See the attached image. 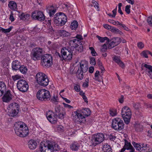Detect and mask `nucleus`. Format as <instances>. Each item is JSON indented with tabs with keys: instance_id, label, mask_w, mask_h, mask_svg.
Returning a JSON list of instances; mask_svg holds the SVG:
<instances>
[{
	"instance_id": "f257e3e1",
	"label": "nucleus",
	"mask_w": 152,
	"mask_h": 152,
	"mask_svg": "<svg viewBox=\"0 0 152 152\" xmlns=\"http://www.w3.org/2000/svg\"><path fill=\"white\" fill-rule=\"evenodd\" d=\"M14 129L16 134L21 137H24L28 134V127L23 122L18 121L14 125Z\"/></svg>"
},
{
	"instance_id": "f03ea898",
	"label": "nucleus",
	"mask_w": 152,
	"mask_h": 152,
	"mask_svg": "<svg viewBox=\"0 0 152 152\" xmlns=\"http://www.w3.org/2000/svg\"><path fill=\"white\" fill-rule=\"evenodd\" d=\"M74 113L75 114V120L80 123H83L86 121V118L90 115L91 112L89 108H83L78 109Z\"/></svg>"
},
{
	"instance_id": "7ed1b4c3",
	"label": "nucleus",
	"mask_w": 152,
	"mask_h": 152,
	"mask_svg": "<svg viewBox=\"0 0 152 152\" xmlns=\"http://www.w3.org/2000/svg\"><path fill=\"white\" fill-rule=\"evenodd\" d=\"M60 147L55 143L50 142L45 143L42 142L40 145L39 148L35 152H53L58 151Z\"/></svg>"
},
{
	"instance_id": "20e7f679",
	"label": "nucleus",
	"mask_w": 152,
	"mask_h": 152,
	"mask_svg": "<svg viewBox=\"0 0 152 152\" xmlns=\"http://www.w3.org/2000/svg\"><path fill=\"white\" fill-rule=\"evenodd\" d=\"M53 21L57 26H62L64 25L67 21V17L63 13L57 12L54 15Z\"/></svg>"
},
{
	"instance_id": "39448f33",
	"label": "nucleus",
	"mask_w": 152,
	"mask_h": 152,
	"mask_svg": "<svg viewBox=\"0 0 152 152\" xmlns=\"http://www.w3.org/2000/svg\"><path fill=\"white\" fill-rule=\"evenodd\" d=\"M36 81L38 83L43 86H47L49 83V80L47 76L42 72L38 73L35 77Z\"/></svg>"
},
{
	"instance_id": "423d86ee",
	"label": "nucleus",
	"mask_w": 152,
	"mask_h": 152,
	"mask_svg": "<svg viewBox=\"0 0 152 152\" xmlns=\"http://www.w3.org/2000/svg\"><path fill=\"white\" fill-rule=\"evenodd\" d=\"M37 99L41 102H46L50 99V92L46 89H41L38 91L36 94Z\"/></svg>"
},
{
	"instance_id": "0eeeda50",
	"label": "nucleus",
	"mask_w": 152,
	"mask_h": 152,
	"mask_svg": "<svg viewBox=\"0 0 152 152\" xmlns=\"http://www.w3.org/2000/svg\"><path fill=\"white\" fill-rule=\"evenodd\" d=\"M77 52L75 51V50L69 47L67 48H63L61 51L62 56L63 59L66 61H68L72 59V54L77 53Z\"/></svg>"
},
{
	"instance_id": "6e6552de",
	"label": "nucleus",
	"mask_w": 152,
	"mask_h": 152,
	"mask_svg": "<svg viewBox=\"0 0 152 152\" xmlns=\"http://www.w3.org/2000/svg\"><path fill=\"white\" fill-rule=\"evenodd\" d=\"M121 114L125 123L128 124L130 122L132 116V112L129 108L125 106L122 109Z\"/></svg>"
},
{
	"instance_id": "1a4fd4ad",
	"label": "nucleus",
	"mask_w": 152,
	"mask_h": 152,
	"mask_svg": "<svg viewBox=\"0 0 152 152\" xmlns=\"http://www.w3.org/2000/svg\"><path fill=\"white\" fill-rule=\"evenodd\" d=\"M124 125L123 121L120 118H114L112 121V128L115 131H122L124 129Z\"/></svg>"
},
{
	"instance_id": "9d476101",
	"label": "nucleus",
	"mask_w": 152,
	"mask_h": 152,
	"mask_svg": "<svg viewBox=\"0 0 152 152\" xmlns=\"http://www.w3.org/2000/svg\"><path fill=\"white\" fill-rule=\"evenodd\" d=\"M104 139V135L103 133H98L94 134L91 140L92 145L94 146L100 144Z\"/></svg>"
},
{
	"instance_id": "9b49d317",
	"label": "nucleus",
	"mask_w": 152,
	"mask_h": 152,
	"mask_svg": "<svg viewBox=\"0 0 152 152\" xmlns=\"http://www.w3.org/2000/svg\"><path fill=\"white\" fill-rule=\"evenodd\" d=\"M43 49L39 47L34 48L30 54L31 59L35 61L38 60L42 56Z\"/></svg>"
},
{
	"instance_id": "f8f14e48",
	"label": "nucleus",
	"mask_w": 152,
	"mask_h": 152,
	"mask_svg": "<svg viewBox=\"0 0 152 152\" xmlns=\"http://www.w3.org/2000/svg\"><path fill=\"white\" fill-rule=\"evenodd\" d=\"M41 64L45 67H49L53 64V58L49 54L44 55L42 57Z\"/></svg>"
},
{
	"instance_id": "ddd939ff",
	"label": "nucleus",
	"mask_w": 152,
	"mask_h": 152,
	"mask_svg": "<svg viewBox=\"0 0 152 152\" xmlns=\"http://www.w3.org/2000/svg\"><path fill=\"white\" fill-rule=\"evenodd\" d=\"M8 109L9 115L14 117L18 114L19 109V105L16 103H11L9 105Z\"/></svg>"
},
{
	"instance_id": "4468645a",
	"label": "nucleus",
	"mask_w": 152,
	"mask_h": 152,
	"mask_svg": "<svg viewBox=\"0 0 152 152\" xmlns=\"http://www.w3.org/2000/svg\"><path fill=\"white\" fill-rule=\"evenodd\" d=\"M28 87L27 82L23 79L19 80L17 83L18 89L23 93L26 92L28 90Z\"/></svg>"
},
{
	"instance_id": "2eb2a0df",
	"label": "nucleus",
	"mask_w": 152,
	"mask_h": 152,
	"mask_svg": "<svg viewBox=\"0 0 152 152\" xmlns=\"http://www.w3.org/2000/svg\"><path fill=\"white\" fill-rule=\"evenodd\" d=\"M31 16L32 19L41 22L45 19V16L43 12L40 11H34L32 12Z\"/></svg>"
},
{
	"instance_id": "dca6fc26",
	"label": "nucleus",
	"mask_w": 152,
	"mask_h": 152,
	"mask_svg": "<svg viewBox=\"0 0 152 152\" xmlns=\"http://www.w3.org/2000/svg\"><path fill=\"white\" fill-rule=\"evenodd\" d=\"M47 118L49 121L51 123L55 124L57 122V115L52 111L49 110L46 114Z\"/></svg>"
},
{
	"instance_id": "f3484780",
	"label": "nucleus",
	"mask_w": 152,
	"mask_h": 152,
	"mask_svg": "<svg viewBox=\"0 0 152 152\" xmlns=\"http://www.w3.org/2000/svg\"><path fill=\"white\" fill-rule=\"evenodd\" d=\"M3 95L2 100L4 102H9L12 99V95L10 90H8L5 92Z\"/></svg>"
},
{
	"instance_id": "a211bd4d",
	"label": "nucleus",
	"mask_w": 152,
	"mask_h": 152,
	"mask_svg": "<svg viewBox=\"0 0 152 152\" xmlns=\"http://www.w3.org/2000/svg\"><path fill=\"white\" fill-rule=\"evenodd\" d=\"M69 45L68 47L75 50L76 48L79 46L78 44H81V42H79V40L76 39H74L70 40L69 42Z\"/></svg>"
},
{
	"instance_id": "6ab92c4d",
	"label": "nucleus",
	"mask_w": 152,
	"mask_h": 152,
	"mask_svg": "<svg viewBox=\"0 0 152 152\" xmlns=\"http://www.w3.org/2000/svg\"><path fill=\"white\" fill-rule=\"evenodd\" d=\"M143 67L146 68L145 71L146 72H147V74L150 78L152 79V66L147 64L142 63L141 64L142 69H143Z\"/></svg>"
},
{
	"instance_id": "aec40b11",
	"label": "nucleus",
	"mask_w": 152,
	"mask_h": 152,
	"mask_svg": "<svg viewBox=\"0 0 152 152\" xmlns=\"http://www.w3.org/2000/svg\"><path fill=\"white\" fill-rule=\"evenodd\" d=\"M47 12L50 17H53L56 12V9L53 5H50L47 7L46 9Z\"/></svg>"
},
{
	"instance_id": "412c9836",
	"label": "nucleus",
	"mask_w": 152,
	"mask_h": 152,
	"mask_svg": "<svg viewBox=\"0 0 152 152\" xmlns=\"http://www.w3.org/2000/svg\"><path fill=\"white\" fill-rule=\"evenodd\" d=\"M113 60L117 64L120 66L124 68L125 65L124 63L121 61L120 56H114L112 58Z\"/></svg>"
},
{
	"instance_id": "4be33fe9",
	"label": "nucleus",
	"mask_w": 152,
	"mask_h": 152,
	"mask_svg": "<svg viewBox=\"0 0 152 152\" xmlns=\"http://www.w3.org/2000/svg\"><path fill=\"white\" fill-rule=\"evenodd\" d=\"M80 71L84 72H86L88 69V66L86 61H82L80 62Z\"/></svg>"
},
{
	"instance_id": "5701e85b",
	"label": "nucleus",
	"mask_w": 152,
	"mask_h": 152,
	"mask_svg": "<svg viewBox=\"0 0 152 152\" xmlns=\"http://www.w3.org/2000/svg\"><path fill=\"white\" fill-rule=\"evenodd\" d=\"M20 66V62L18 60L13 61L12 64V70L13 71H17L18 70Z\"/></svg>"
},
{
	"instance_id": "b1692460",
	"label": "nucleus",
	"mask_w": 152,
	"mask_h": 152,
	"mask_svg": "<svg viewBox=\"0 0 152 152\" xmlns=\"http://www.w3.org/2000/svg\"><path fill=\"white\" fill-rule=\"evenodd\" d=\"M125 145L124 147L127 150H130V152H134L135 149L129 142H128L126 140H125Z\"/></svg>"
},
{
	"instance_id": "393cba45",
	"label": "nucleus",
	"mask_w": 152,
	"mask_h": 152,
	"mask_svg": "<svg viewBox=\"0 0 152 152\" xmlns=\"http://www.w3.org/2000/svg\"><path fill=\"white\" fill-rule=\"evenodd\" d=\"M7 91V86L5 83L0 81V97L3 96L5 92Z\"/></svg>"
},
{
	"instance_id": "a878e982",
	"label": "nucleus",
	"mask_w": 152,
	"mask_h": 152,
	"mask_svg": "<svg viewBox=\"0 0 152 152\" xmlns=\"http://www.w3.org/2000/svg\"><path fill=\"white\" fill-rule=\"evenodd\" d=\"M102 71L101 73H100L99 71H96L95 73L94 79L96 81L100 82L102 79Z\"/></svg>"
},
{
	"instance_id": "bb28decb",
	"label": "nucleus",
	"mask_w": 152,
	"mask_h": 152,
	"mask_svg": "<svg viewBox=\"0 0 152 152\" xmlns=\"http://www.w3.org/2000/svg\"><path fill=\"white\" fill-rule=\"evenodd\" d=\"M148 144L144 145V143L142 144V148L141 152H150L152 151V149L149 148Z\"/></svg>"
},
{
	"instance_id": "cd10ccee",
	"label": "nucleus",
	"mask_w": 152,
	"mask_h": 152,
	"mask_svg": "<svg viewBox=\"0 0 152 152\" xmlns=\"http://www.w3.org/2000/svg\"><path fill=\"white\" fill-rule=\"evenodd\" d=\"M57 33L61 37H68L70 35V34L65 30H58Z\"/></svg>"
},
{
	"instance_id": "c85d7f7f",
	"label": "nucleus",
	"mask_w": 152,
	"mask_h": 152,
	"mask_svg": "<svg viewBox=\"0 0 152 152\" xmlns=\"http://www.w3.org/2000/svg\"><path fill=\"white\" fill-rule=\"evenodd\" d=\"M28 147L31 149H34L36 148L37 146L36 142L33 140H30L28 142Z\"/></svg>"
},
{
	"instance_id": "c756f323",
	"label": "nucleus",
	"mask_w": 152,
	"mask_h": 152,
	"mask_svg": "<svg viewBox=\"0 0 152 152\" xmlns=\"http://www.w3.org/2000/svg\"><path fill=\"white\" fill-rule=\"evenodd\" d=\"M8 6L10 9L12 10H16L17 9L16 3L13 1H10Z\"/></svg>"
},
{
	"instance_id": "7c9ffc66",
	"label": "nucleus",
	"mask_w": 152,
	"mask_h": 152,
	"mask_svg": "<svg viewBox=\"0 0 152 152\" xmlns=\"http://www.w3.org/2000/svg\"><path fill=\"white\" fill-rule=\"evenodd\" d=\"M103 152H112V149L110 145L107 143H104L102 148Z\"/></svg>"
},
{
	"instance_id": "2f4dec72",
	"label": "nucleus",
	"mask_w": 152,
	"mask_h": 152,
	"mask_svg": "<svg viewBox=\"0 0 152 152\" xmlns=\"http://www.w3.org/2000/svg\"><path fill=\"white\" fill-rule=\"evenodd\" d=\"M96 37L98 38V39L99 40L100 42H104L105 40H106V44H108L109 43L110 40L107 37H101L98 35L96 36Z\"/></svg>"
},
{
	"instance_id": "473e14b6",
	"label": "nucleus",
	"mask_w": 152,
	"mask_h": 152,
	"mask_svg": "<svg viewBox=\"0 0 152 152\" xmlns=\"http://www.w3.org/2000/svg\"><path fill=\"white\" fill-rule=\"evenodd\" d=\"M80 146L77 143L74 142L70 145V148L73 151H77L79 149Z\"/></svg>"
},
{
	"instance_id": "72a5a7b5",
	"label": "nucleus",
	"mask_w": 152,
	"mask_h": 152,
	"mask_svg": "<svg viewBox=\"0 0 152 152\" xmlns=\"http://www.w3.org/2000/svg\"><path fill=\"white\" fill-rule=\"evenodd\" d=\"M30 15L29 14L25 15L23 13H21L19 17L21 20H27L29 18Z\"/></svg>"
},
{
	"instance_id": "f704fd0d",
	"label": "nucleus",
	"mask_w": 152,
	"mask_h": 152,
	"mask_svg": "<svg viewBox=\"0 0 152 152\" xmlns=\"http://www.w3.org/2000/svg\"><path fill=\"white\" fill-rule=\"evenodd\" d=\"M83 72H84L81 71V70L80 71V69L78 68L76 73L77 77L80 80L82 79L83 77Z\"/></svg>"
},
{
	"instance_id": "c9c22d12",
	"label": "nucleus",
	"mask_w": 152,
	"mask_h": 152,
	"mask_svg": "<svg viewBox=\"0 0 152 152\" xmlns=\"http://www.w3.org/2000/svg\"><path fill=\"white\" fill-rule=\"evenodd\" d=\"M132 144L136 149L139 151L141 152V150L142 148V144L140 145L134 142H133Z\"/></svg>"
},
{
	"instance_id": "e433bc0d",
	"label": "nucleus",
	"mask_w": 152,
	"mask_h": 152,
	"mask_svg": "<svg viewBox=\"0 0 152 152\" xmlns=\"http://www.w3.org/2000/svg\"><path fill=\"white\" fill-rule=\"evenodd\" d=\"M19 69L22 73L24 74H26L27 71V69L26 67L24 65H20Z\"/></svg>"
},
{
	"instance_id": "4c0bfd02",
	"label": "nucleus",
	"mask_w": 152,
	"mask_h": 152,
	"mask_svg": "<svg viewBox=\"0 0 152 152\" xmlns=\"http://www.w3.org/2000/svg\"><path fill=\"white\" fill-rule=\"evenodd\" d=\"M78 26V23L76 20L74 21L71 23V28L72 30H75Z\"/></svg>"
},
{
	"instance_id": "58836bf2",
	"label": "nucleus",
	"mask_w": 152,
	"mask_h": 152,
	"mask_svg": "<svg viewBox=\"0 0 152 152\" xmlns=\"http://www.w3.org/2000/svg\"><path fill=\"white\" fill-rule=\"evenodd\" d=\"M110 114L112 116H114L117 115V109L115 108L110 109L109 110Z\"/></svg>"
},
{
	"instance_id": "ea45409f",
	"label": "nucleus",
	"mask_w": 152,
	"mask_h": 152,
	"mask_svg": "<svg viewBox=\"0 0 152 152\" xmlns=\"http://www.w3.org/2000/svg\"><path fill=\"white\" fill-rule=\"evenodd\" d=\"M112 40L117 45L121 42V39L119 37L113 38Z\"/></svg>"
},
{
	"instance_id": "a19ab883",
	"label": "nucleus",
	"mask_w": 152,
	"mask_h": 152,
	"mask_svg": "<svg viewBox=\"0 0 152 152\" xmlns=\"http://www.w3.org/2000/svg\"><path fill=\"white\" fill-rule=\"evenodd\" d=\"M110 42H111L108 44L107 46V48L108 49H111L117 45H116V44H115L113 40H110Z\"/></svg>"
},
{
	"instance_id": "79ce46f5",
	"label": "nucleus",
	"mask_w": 152,
	"mask_h": 152,
	"mask_svg": "<svg viewBox=\"0 0 152 152\" xmlns=\"http://www.w3.org/2000/svg\"><path fill=\"white\" fill-rule=\"evenodd\" d=\"M97 63L102 71L104 70L105 69L104 67L103 66L102 62L99 59H98L97 60Z\"/></svg>"
},
{
	"instance_id": "37998d69",
	"label": "nucleus",
	"mask_w": 152,
	"mask_h": 152,
	"mask_svg": "<svg viewBox=\"0 0 152 152\" xmlns=\"http://www.w3.org/2000/svg\"><path fill=\"white\" fill-rule=\"evenodd\" d=\"M132 104L134 108L136 110H138L140 106V104L139 103L134 102Z\"/></svg>"
},
{
	"instance_id": "c03bdc74",
	"label": "nucleus",
	"mask_w": 152,
	"mask_h": 152,
	"mask_svg": "<svg viewBox=\"0 0 152 152\" xmlns=\"http://www.w3.org/2000/svg\"><path fill=\"white\" fill-rule=\"evenodd\" d=\"M12 78L14 81L19 80L21 78V76L18 74H17L12 76Z\"/></svg>"
},
{
	"instance_id": "a18cd8bd",
	"label": "nucleus",
	"mask_w": 152,
	"mask_h": 152,
	"mask_svg": "<svg viewBox=\"0 0 152 152\" xmlns=\"http://www.w3.org/2000/svg\"><path fill=\"white\" fill-rule=\"evenodd\" d=\"M108 21L110 23L113 24L118 26H119V24H120V23L118 21H115L114 20L112 19H109Z\"/></svg>"
},
{
	"instance_id": "49530a36",
	"label": "nucleus",
	"mask_w": 152,
	"mask_h": 152,
	"mask_svg": "<svg viewBox=\"0 0 152 152\" xmlns=\"http://www.w3.org/2000/svg\"><path fill=\"white\" fill-rule=\"evenodd\" d=\"M130 5H127L125 7V11L127 14H129L130 13Z\"/></svg>"
},
{
	"instance_id": "de8ad7c7",
	"label": "nucleus",
	"mask_w": 152,
	"mask_h": 152,
	"mask_svg": "<svg viewBox=\"0 0 152 152\" xmlns=\"http://www.w3.org/2000/svg\"><path fill=\"white\" fill-rule=\"evenodd\" d=\"M85 82L84 83L83 86L85 88H87L88 86L89 80L88 78H86L85 80Z\"/></svg>"
},
{
	"instance_id": "09e8293b",
	"label": "nucleus",
	"mask_w": 152,
	"mask_h": 152,
	"mask_svg": "<svg viewBox=\"0 0 152 152\" xmlns=\"http://www.w3.org/2000/svg\"><path fill=\"white\" fill-rule=\"evenodd\" d=\"M90 62L91 64L95 66L96 63L95 58L93 57H91L90 59Z\"/></svg>"
},
{
	"instance_id": "8fccbe9b",
	"label": "nucleus",
	"mask_w": 152,
	"mask_h": 152,
	"mask_svg": "<svg viewBox=\"0 0 152 152\" xmlns=\"http://www.w3.org/2000/svg\"><path fill=\"white\" fill-rule=\"evenodd\" d=\"M119 27H122L123 29L126 31H129V29L124 24H123L120 23V24H119L118 26Z\"/></svg>"
},
{
	"instance_id": "3c124183",
	"label": "nucleus",
	"mask_w": 152,
	"mask_h": 152,
	"mask_svg": "<svg viewBox=\"0 0 152 152\" xmlns=\"http://www.w3.org/2000/svg\"><path fill=\"white\" fill-rule=\"evenodd\" d=\"M122 6V4L121 3H119L118 4V12L121 15H122L123 14V12L121 10V7Z\"/></svg>"
},
{
	"instance_id": "603ef678",
	"label": "nucleus",
	"mask_w": 152,
	"mask_h": 152,
	"mask_svg": "<svg viewBox=\"0 0 152 152\" xmlns=\"http://www.w3.org/2000/svg\"><path fill=\"white\" fill-rule=\"evenodd\" d=\"M137 46L138 48L140 49H142L144 47V44L141 42H140L137 43Z\"/></svg>"
},
{
	"instance_id": "864d4df0",
	"label": "nucleus",
	"mask_w": 152,
	"mask_h": 152,
	"mask_svg": "<svg viewBox=\"0 0 152 152\" xmlns=\"http://www.w3.org/2000/svg\"><path fill=\"white\" fill-rule=\"evenodd\" d=\"M78 45H79V47H77V49H76V50H76V51L77 50V51L80 52L82 51H83V46L82 45L81 43V44H78Z\"/></svg>"
},
{
	"instance_id": "5fc2aeb1",
	"label": "nucleus",
	"mask_w": 152,
	"mask_h": 152,
	"mask_svg": "<svg viewBox=\"0 0 152 152\" xmlns=\"http://www.w3.org/2000/svg\"><path fill=\"white\" fill-rule=\"evenodd\" d=\"M57 130L58 132H62L64 131V127L61 125H58L57 127Z\"/></svg>"
},
{
	"instance_id": "6e6d98bb",
	"label": "nucleus",
	"mask_w": 152,
	"mask_h": 152,
	"mask_svg": "<svg viewBox=\"0 0 152 152\" xmlns=\"http://www.w3.org/2000/svg\"><path fill=\"white\" fill-rule=\"evenodd\" d=\"M92 3L95 8L98 9L99 8V4L95 0H92Z\"/></svg>"
},
{
	"instance_id": "4d7b16f0",
	"label": "nucleus",
	"mask_w": 152,
	"mask_h": 152,
	"mask_svg": "<svg viewBox=\"0 0 152 152\" xmlns=\"http://www.w3.org/2000/svg\"><path fill=\"white\" fill-rule=\"evenodd\" d=\"M75 85L74 88L75 91L77 92L80 91V86L77 84H75Z\"/></svg>"
},
{
	"instance_id": "13d9d810",
	"label": "nucleus",
	"mask_w": 152,
	"mask_h": 152,
	"mask_svg": "<svg viewBox=\"0 0 152 152\" xmlns=\"http://www.w3.org/2000/svg\"><path fill=\"white\" fill-rule=\"evenodd\" d=\"M147 21L149 25L152 26V16L148 17L147 19Z\"/></svg>"
},
{
	"instance_id": "bf43d9fd",
	"label": "nucleus",
	"mask_w": 152,
	"mask_h": 152,
	"mask_svg": "<svg viewBox=\"0 0 152 152\" xmlns=\"http://www.w3.org/2000/svg\"><path fill=\"white\" fill-rule=\"evenodd\" d=\"M10 20L11 21V22H13L15 20V19L14 17V14L13 12H10V14L9 18Z\"/></svg>"
},
{
	"instance_id": "052dcab7",
	"label": "nucleus",
	"mask_w": 152,
	"mask_h": 152,
	"mask_svg": "<svg viewBox=\"0 0 152 152\" xmlns=\"http://www.w3.org/2000/svg\"><path fill=\"white\" fill-rule=\"evenodd\" d=\"M107 47L105 44H104L102 46L101 50L102 52H104L106 51Z\"/></svg>"
},
{
	"instance_id": "680f3d73",
	"label": "nucleus",
	"mask_w": 152,
	"mask_h": 152,
	"mask_svg": "<svg viewBox=\"0 0 152 152\" xmlns=\"http://www.w3.org/2000/svg\"><path fill=\"white\" fill-rule=\"evenodd\" d=\"M13 28L12 26H11L9 28L6 29H5L4 28V30H3V32L4 33H9L10 32V31L11 30L12 28Z\"/></svg>"
},
{
	"instance_id": "e2e57ef3",
	"label": "nucleus",
	"mask_w": 152,
	"mask_h": 152,
	"mask_svg": "<svg viewBox=\"0 0 152 152\" xmlns=\"http://www.w3.org/2000/svg\"><path fill=\"white\" fill-rule=\"evenodd\" d=\"M142 56L145 58H148V54L147 53V50H144L142 53Z\"/></svg>"
},
{
	"instance_id": "0e129e2a",
	"label": "nucleus",
	"mask_w": 152,
	"mask_h": 152,
	"mask_svg": "<svg viewBox=\"0 0 152 152\" xmlns=\"http://www.w3.org/2000/svg\"><path fill=\"white\" fill-rule=\"evenodd\" d=\"M103 27L104 28L109 30H110L111 28H112V26L109 25L108 24H105L103 25Z\"/></svg>"
},
{
	"instance_id": "69168bd1",
	"label": "nucleus",
	"mask_w": 152,
	"mask_h": 152,
	"mask_svg": "<svg viewBox=\"0 0 152 152\" xmlns=\"http://www.w3.org/2000/svg\"><path fill=\"white\" fill-rule=\"evenodd\" d=\"M144 106L146 108L152 110V105L151 104L145 103L144 104Z\"/></svg>"
},
{
	"instance_id": "338daca9",
	"label": "nucleus",
	"mask_w": 152,
	"mask_h": 152,
	"mask_svg": "<svg viewBox=\"0 0 152 152\" xmlns=\"http://www.w3.org/2000/svg\"><path fill=\"white\" fill-rule=\"evenodd\" d=\"M117 6L114 9L113 11H112V12L113 13V18H115V16L116 15V14L117 13Z\"/></svg>"
},
{
	"instance_id": "774afa93",
	"label": "nucleus",
	"mask_w": 152,
	"mask_h": 152,
	"mask_svg": "<svg viewBox=\"0 0 152 152\" xmlns=\"http://www.w3.org/2000/svg\"><path fill=\"white\" fill-rule=\"evenodd\" d=\"M110 140L111 141H114V140H115L116 138V137L114 136L113 135L111 134L109 137Z\"/></svg>"
}]
</instances>
